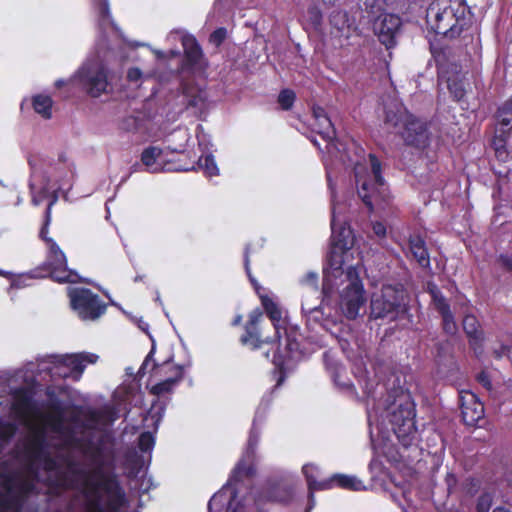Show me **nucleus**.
Wrapping results in <instances>:
<instances>
[{"instance_id": "f257e3e1", "label": "nucleus", "mask_w": 512, "mask_h": 512, "mask_svg": "<svg viewBox=\"0 0 512 512\" xmlns=\"http://www.w3.org/2000/svg\"><path fill=\"white\" fill-rule=\"evenodd\" d=\"M313 117V129L326 143L325 149L328 156L325 160L326 166L333 165L335 161L353 166L359 198L371 212L386 210L390 206L391 196L381 175L379 160L373 154H369L370 169H368L365 152L356 142L350 141L348 144H343L335 140L334 126L323 108L314 107Z\"/></svg>"}, {"instance_id": "f03ea898", "label": "nucleus", "mask_w": 512, "mask_h": 512, "mask_svg": "<svg viewBox=\"0 0 512 512\" xmlns=\"http://www.w3.org/2000/svg\"><path fill=\"white\" fill-rule=\"evenodd\" d=\"M328 187L331 192V248L324 268L323 294L328 296L334 288L344 285L339 294L338 306L341 313L348 319H355L366 303L365 291L359 277L357 266H343L352 254L350 247L351 231L339 220L341 208L336 200L330 172L327 171Z\"/></svg>"}, {"instance_id": "7ed1b4c3", "label": "nucleus", "mask_w": 512, "mask_h": 512, "mask_svg": "<svg viewBox=\"0 0 512 512\" xmlns=\"http://www.w3.org/2000/svg\"><path fill=\"white\" fill-rule=\"evenodd\" d=\"M364 389L367 398L375 401V392L368 382L365 383ZM367 415L372 443H374V429L380 432V425L385 420H388L393 433L404 447H409L417 439L415 404L410 393L403 389L389 392L383 402H373L372 407L368 408Z\"/></svg>"}, {"instance_id": "20e7f679", "label": "nucleus", "mask_w": 512, "mask_h": 512, "mask_svg": "<svg viewBox=\"0 0 512 512\" xmlns=\"http://www.w3.org/2000/svg\"><path fill=\"white\" fill-rule=\"evenodd\" d=\"M427 18L436 34L455 38L471 25L472 12L466 0H441L429 6Z\"/></svg>"}, {"instance_id": "39448f33", "label": "nucleus", "mask_w": 512, "mask_h": 512, "mask_svg": "<svg viewBox=\"0 0 512 512\" xmlns=\"http://www.w3.org/2000/svg\"><path fill=\"white\" fill-rule=\"evenodd\" d=\"M385 124L400 133L405 143L416 149H425L430 142L427 126L411 115L402 104L393 102L385 107Z\"/></svg>"}, {"instance_id": "423d86ee", "label": "nucleus", "mask_w": 512, "mask_h": 512, "mask_svg": "<svg viewBox=\"0 0 512 512\" xmlns=\"http://www.w3.org/2000/svg\"><path fill=\"white\" fill-rule=\"evenodd\" d=\"M99 356L90 352L51 354L38 359L37 373H45L51 379L71 378L78 381L87 364H95Z\"/></svg>"}, {"instance_id": "0eeeda50", "label": "nucleus", "mask_w": 512, "mask_h": 512, "mask_svg": "<svg viewBox=\"0 0 512 512\" xmlns=\"http://www.w3.org/2000/svg\"><path fill=\"white\" fill-rule=\"evenodd\" d=\"M56 201L57 195L53 194L46 209L44 226L40 231V237L45 241L47 248L46 264L50 270L51 277L57 282L76 283L78 281H85L76 271L68 269L64 252L52 238L47 236L48 226L51 221V208Z\"/></svg>"}, {"instance_id": "6e6552de", "label": "nucleus", "mask_w": 512, "mask_h": 512, "mask_svg": "<svg viewBox=\"0 0 512 512\" xmlns=\"http://www.w3.org/2000/svg\"><path fill=\"white\" fill-rule=\"evenodd\" d=\"M249 477L242 472V463H238L227 483L210 499L208 512H244L241 495Z\"/></svg>"}, {"instance_id": "1a4fd4ad", "label": "nucleus", "mask_w": 512, "mask_h": 512, "mask_svg": "<svg viewBox=\"0 0 512 512\" xmlns=\"http://www.w3.org/2000/svg\"><path fill=\"white\" fill-rule=\"evenodd\" d=\"M155 350L156 347L153 342L150 352L145 357L138 370V375L143 377L148 370H152L153 376L160 379V381L151 387V393L157 396H163L166 393L172 392L176 385L182 380L184 367L173 364L171 360L157 364L153 359Z\"/></svg>"}, {"instance_id": "9d476101", "label": "nucleus", "mask_w": 512, "mask_h": 512, "mask_svg": "<svg viewBox=\"0 0 512 512\" xmlns=\"http://www.w3.org/2000/svg\"><path fill=\"white\" fill-rule=\"evenodd\" d=\"M405 291L401 285H383L371 298V317L395 319L405 311Z\"/></svg>"}, {"instance_id": "9b49d317", "label": "nucleus", "mask_w": 512, "mask_h": 512, "mask_svg": "<svg viewBox=\"0 0 512 512\" xmlns=\"http://www.w3.org/2000/svg\"><path fill=\"white\" fill-rule=\"evenodd\" d=\"M107 75V68L101 62L89 61L79 69L71 82L79 86L89 96L97 98L112 90Z\"/></svg>"}, {"instance_id": "f8f14e48", "label": "nucleus", "mask_w": 512, "mask_h": 512, "mask_svg": "<svg viewBox=\"0 0 512 512\" xmlns=\"http://www.w3.org/2000/svg\"><path fill=\"white\" fill-rule=\"evenodd\" d=\"M70 304L83 320H95L106 310L99 296L85 288H68Z\"/></svg>"}, {"instance_id": "ddd939ff", "label": "nucleus", "mask_w": 512, "mask_h": 512, "mask_svg": "<svg viewBox=\"0 0 512 512\" xmlns=\"http://www.w3.org/2000/svg\"><path fill=\"white\" fill-rule=\"evenodd\" d=\"M400 26L401 19L391 13H382L373 22L374 33L379 41L388 49L395 45V38Z\"/></svg>"}, {"instance_id": "4468645a", "label": "nucleus", "mask_w": 512, "mask_h": 512, "mask_svg": "<svg viewBox=\"0 0 512 512\" xmlns=\"http://www.w3.org/2000/svg\"><path fill=\"white\" fill-rule=\"evenodd\" d=\"M461 414L467 425H475L484 416V405L472 392H462L460 395Z\"/></svg>"}, {"instance_id": "2eb2a0df", "label": "nucleus", "mask_w": 512, "mask_h": 512, "mask_svg": "<svg viewBox=\"0 0 512 512\" xmlns=\"http://www.w3.org/2000/svg\"><path fill=\"white\" fill-rule=\"evenodd\" d=\"M264 411H266V408H263L262 413V405L257 409L253 420V425L250 431L247 448L242 458L238 462L242 463V472H244L246 476H251V474L253 473L251 462L254 457L255 449L259 441V431L257 430L256 424L258 420H261L263 418Z\"/></svg>"}, {"instance_id": "dca6fc26", "label": "nucleus", "mask_w": 512, "mask_h": 512, "mask_svg": "<svg viewBox=\"0 0 512 512\" xmlns=\"http://www.w3.org/2000/svg\"><path fill=\"white\" fill-rule=\"evenodd\" d=\"M302 472L306 478L309 490L308 506L305 512H310L315 506L314 492L329 489V484L328 479L317 480V477L320 475V470L314 464H305L302 468Z\"/></svg>"}, {"instance_id": "f3484780", "label": "nucleus", "mask_w": 512, "mask_h": 512, "mask_svg": "<svg viewBox=\"0 0 512 512\" xmlns=\"http://www.w3.org/2000/svg\"><path fill=\"white\" fill-rule=\"evenodd\" d=\"M430 292L435 308L442 316L443 328L445 332L451 335L454 334L457 331V325L450 310L449 304L436 286L431 288Z\"/></svg>"}, {"instance_id": "a211bd4d", "label": "nucleus", "mask_w": 512, "mask_h": 512, "mask_svg": "<svg viewBox=\"0 0 512 512\" xmlns=\"http://www.w3.org/2000/svg\"><path fill=\"white\" fill-rule=\"evenodd\" d=\"M167 151H171L172 153H180L183 150L171 147L161 149L155 146H150L146 148L142 152L141 161L146 166L147 171L152 173L163 171L164 168L160 161L162 159L163 154H165Z\"/></svg>"}, {"instance_id": "6ab92c4d", "label": "nucleus", "mask_w": 512, "mask_h": 512, "mask_svg": "<svg viewBox=\"0 0 512 512\" xmlns=\"http://www.w3.org/2000/svg\"><path fill=\"white\" fill-rule=\"evenodd\" d=\"M177 37H180L181 39L187 60L193 65L198 64L202 58V50L196 39L193 36L183 34L180 31H173L167 36V40H175Z\"/></svg>"}, {"instance_id": "aec40b11", "label": "nucleus", "mask_w": 512, "mask_h": 512, "mask_svg": "<svg viewBox=\"0 0 512 512\" xmlns=\"http://www.w3.org/2000/svg\"><path fill=\"white\" fill-rule=\"evenodd\" d=\"M155 445V438L151 432H143L138 439V448L141 455L135 462L134 468L137 469L136 473H140L143 468H146L151 461V453Z\"/></svg>"}, {"instance_id": "412c9836", "label": "nucleus", "mask_w": 512, "mask_h": 512, "mask_svg": "<svg viewBox=\"0 0 512 512\" xmlns=\"http://www.w3.org/2000/svg\"><path fill=\"white\" fill-rule=\"evenodd\" d=\"M261 318L262 312L259 309L253 310L245 326V334L241 337L242 344L250 346L252 349L258 348L261 343L257 327Z\"/></svg>"}, {"instance_id": "4be33fe9", "label": "nucleus", "mask_w": 512, "mask_h": 512, "mask_svg": "<svg viewBox=\"0 0 512 512\" xmlns=\"http://www.w3.org/2000/svg\"><path fill=\"white\" fill-rule=\"evenodd\" d=\"M409 248L412 256L422 267L430 265V258L424 240L418 236H411L409 239Z\"/></svg>"}, {"instance_id": "5701e85b", "label": "nucleus", "mask_w": 512, "mask_h": 512, "mask_svg": "<svg viewBox=\"0 0 512 512\" xmlns=\"http://www.w3.org/2000/svg\"><path fill=\"white\" fill-rule=\"evenodd\" d=\"M329 489L340 487L343 489L360 491L364 489V485L360 479L355 476L345 474H335L328 478Z\"/></svg>"}, {"instance_id": "b1692460", "label": "nucleus", "mask_w": 512, "mask_h": 512, "mask_svg": "<svg viewBox=\"0 0 512 512\" xmlns=\"http://www.w3.org/2000/svg\"><path fill=\"white\" fill-rule=\"evenodd\" d=\"M260 297L262 305L274 326L276 338H279L280 330L283 328L284 324V321L282 320L281 310L278 308L277 304L274 303L269 297Z\"/></svg>"}, {"instance_id": "393cba45", "label": "nucleus", "mask_w": 512, "mask_h": 512, "mask_svg": "<svg viewBox=\"0 0 512 512\" xmlns=\"http://www.w3.org/2000/svg\"><path fill=\"white\" fill-rule=\"evenodd\" d=\"M302 312L307 318L308 324L319 323L324 329H327L325 324H322L323 311L322 301L318 296H315V305L310 304L307 300L302 301Z\"/></svg>"}, {"instance_id": "a878e982", "label": "nucleus", "mask_w": 512, "mask_h": 512, "mask_svg": "<svg viewBox=\"0 0 512 512\" xmlns=\"http://www.w3.org/2000/svg\"><path fill=\"white\" fill-rule=\"evenodd\" d=\"M512 129V99L501 106L497 113V133H509Z\"/></svg>"}, {"instance_id": "bb28decb", "label": "nucleus", "mask_w": 512, "mask_h": 512, "mask_svg": "<svg viewBox=\"0 0 512 512\" xmlns=\"http://www.w3.org/2000/svg\"><path fill=\"white\" fill-rule=\"evenodd\" d=\"M92 8L97 15L98 24L101 28L114 27L108 0H91Z\"/></svg>"}, {"instance_id": "cd10ccee", "label": "nucleus", "mask_w": 512, "mask_h": 512, "mask_svg": "<svg viewBox=\"0 0 512 512\" xmlns=\"http://www.w3.org/2000/svg\"><path fill=\"white\" fill-rule=\"evenodd\" d=\"M292 495L291 489L287 484L279 482L269 486L266 495L263 498L272 501L286 502Z\"/></svg>"}, {"instance_id": "c85d7f7f", "label": "nucleus", "mask_w": 512, "mask_h": 512, "mask_svg": "<svg viewBox=\"0 0 512 512\" xmlns=\"http://www.w3.org/2000/svg\"><path fill=\"white\" fill-rule=\"evenodd\" d=\"M29 165L31 166V169H32V176H31V181L29 184L31 195H32V203H33V205L38 206L44 201V199L49 197V190L46 186L39 187V188L36 186V183H35L36 168H35V164L32 161V159H29Z\"/></svg>"}, {"instance_id": "c756f323", "label": "nucleus", "mask_w": 512, "mask_h": 512, "mask_svg": "<svg viewBox=\"0 0 512 512\" xmlns=\"http://www.w3.org/2000/svg\"><path fill=\"white\" fill-rule=\"evenodd\" d=\"M33 108L36 113L41 115L45 119H49L52 116V99L48 95H36L33 97Z\"/></svg>"}, {"instance_id": "7c9ffc66", "label": "nucleus", "mask_w": 512, "mask_h": 512, "mask_svg": "<svg viewBox=\"0 0 512 512\" xmlns=\"http://www.w3.org/2000/svg\"><path fill=\"white\" fill-rule=\"evenodd\" d=\"M463 329L470 338L472 345H475L478 340H480L481 331L479 330L478 320L474 315H465L463 319Z\"/></svg>"}, {"instance_id": "2f4dec72", "label": "nucleus", "mask_w": 512, "mask_h": 512, "mask_svg": "<svg viewBox=\"0 0 512 512\" xmlns=\"http://www.w3.org/2000/svg\"><path fill=\"white\" fill-rule=\"evenodd\" d=\"M185 97L187 99L188 106L197 108L199 110L205 107L207 93L204 90L189 88L185 92Z\"/></svg>"}, {"instance_id": "473e14b6", "label": "nucleus", "mask_w": 512, "mask_h": 512, "mask_svg": "<svg viewBox=\"0 0 512 512\" xmlns=\"http://www.w3.org/2000/svg\"><path fill=\"white\" fill-rule=\"evenodd\" d=\"M324 360L327 370L330 372L331 377L333 378V381L336 385H338L341 388H348L350 387V384L345 381L340 380L341 372H342V366L331 360L328 353L324 354Z\"/></svg>"}, {"instance_id": "72a5a7b5", "label": "nucleus", "mask_w": 512, "mask_h": 512, "mask_svg": "<svg viewBox=\"0 0 512 512\" xmlns=\"http://www.w3.org/2000/svg\"><path fill=\"white\" fill-rule=\"evenodd\" d=\"M508 133H497L492 140V147L495 151L496 157L500 161H506L508 158V151L506 148Z\"/></svg>"}, {"instance_id": "f704fd0d", "label": "nucleus", "mask_w": 512, "mask_h": 512, "mask_svg": "<svg viewBox=\"0 0 512 512\" xmlns=\"http://www.w3.org/2000/svg\"><path fill=\"white\" fill-rule=\"evenodd\" d=\"M196 164L207 176L218 175L219 170L212 155L200 156Z\"/></svg>"}, {"instance_id": "c9c22d12", "label": "nucleus", "mask_w": 512, "mask_h": 512, "mask_svg": "<svg viewBox=\"0 0 512 512\" xmlns=\"http://www.w3.org/2000/svg\"><path fill=\"white\" fill-rule=\"evenodd\" d=\"M18 430L17 423H7L0 426V453L6 443L16 434Z\"/></svg>"}, {"instance_id": "e433bc0d", "label": "nucleus", "mask_w": 512, "mask_h": 512, "mask_svg": "<svg viewBox=\"0 0 512 512\" xmlns=\"http://www.w3.org/2000/svg\"><path fill=\"white\" fill-rule=\"evenodd\" d=\"M448 89L453 96V98L457 101L462 100L465 95L464 84L461 80L458 79H448Z\"/></svg>"}, {"instance_id": "4c0bfd02", "label": "nucleus", "mask_w": 512, "mask_h": 512, "mask_svg": "<svg viewBox=\"0 0 512 512\" xmlns=\"http://www.w3.org/2000/svg\"><path fill=\"white\" fill-rule=\"evenodd\" d=\"M347 14L342 11H334L330 15V23L333 25L338 31H343L347 26Z\"/></svg>"}, {"instance_id": "58836bf2", "label": "nucleus", "mask_w": 512, "mask_h": 512, "mask_svg": "<svg viewBox=\"0 0 512 512\" xmlns=\"http://www.w3.org/2000/svg\"><path fill=\"white\" fill-rule=\"evenodd\" d=\"M301 284L306 286L308 290L314 294H318V275L315 272H307L305 276L301 279Z\"/></svg>"}, {"instance_id": "ea45409f", "label": "nucleus", "mask_w": 512, "mask_h": 512, "mask_svg": "<svg viewBox=\"0 0 512 512\" xmlns=\"http://www.w3.org/2000/svg\"><path fill=\"white\" fill-rule=\"evenodd\" d=\"M295 100V93L292 90L285 89L281 91L278 97V102L284 110L292 107Z\"/></svg>"}, {"instance_id": "a19ab883", "label": "nucleus", "mask_w": 512, "mask_h": 512, "mask_svg": "<svg viewBox=\"0 0 512 512\" xmlns=\"http://www.w3.org/2000/svg\"><path fill=\"white\" fill-rule=\"evenodd\" d=\"M493 501V495L485 492L478 498L476 510L477 512H489Z\"/></svg>"}, {"instance_id": "79ce46f5", "label": "nucleus", "mask_w": 512, "mask_h": 512, "mask_svg": "<svg viewBox=\"0 0 512 512\" xmlns=\"http://www.w3.org/2000/svg\"><path fill=\"white\" fill-rule=\"evenodd\" d=\"M33 278L34 276L30 274L20 275L19 277L12 280L11 288H22L25 286H29V281H31Z\"/></svg>"}, {"instance_id": "37998d69", "label": "nucleus", "mask_w": 512, "mask_h": 512, "mask_svg": "<svg viewBox=\"0 0 512 512\" xmlns=\"http://www.w3.org/2000/svg\"><path fill=\"white\" fill-rule=\"evenodd\" d=\"M372 230L374 234L379 238H384L386 236V226L379 221H375L372 223Z\"/></svg>"}, {"instance_id": "c03bdc74", "label": "nucleus", "mask_w": 512, "mask_h": 512, "mask_svg": "<svg viewBox=\"0 0 512 512\" xmlns=\"http://www.w3.org/2000/svg\"><path fill=\"white\" fill-rule=\"evenodd\" d=\"M308 13L310 15V19L312 20V23L314 25H319L322 18L320 10L317 7H311L309 8Z\"/></svg>"}, {"instance_id": "a18cd8bd", "label": "nucleus", "mask_w": 512, "mask_h": 512, "mask_svg": "<svg viewBox=\"0 0 512 512\" xmlns=\"http://www.w3.org/2000/svg\"><path fill=\"white\" fill-rule=\"evenodd\" d=\"M143 74L138 68H130L127 72V79L131 82H137L142 78Z\"/></svg>"}, {"instance_id": "49530a36", "label": "nucleus", "mask_w": 512, "mask_h": 512, "mask_svg": "<svg viewBox=\"0 0 512 512\" xmlns=\"http://www.w3.org/2000/svg\"><path fill=\"white\" fill-rule=\"evenodd\" d=\"M225 37H226V30L224 28H220L212 33L211 40L214 43L219 44L225 39Z\"/></svg>"}, {"instance_id": "de8ad7c7", "label": "nucleus", "mask_w": 512, "mask_h": 512, "mask_svg": "<svg viewBox=\"0 0 512 512\" xmlns=\"http://www.w3.org/2000/svg\"><path fill=\"white\" fill-rule=\"evenodd\" d=\"M477 379H478V382L483 387H485L487 390H491V381H490L489 376L485 372L480 373L478 375Z\"/></svg>"}, {"instance_id": "09e8293b", "label": "nucleus", "mask_w": 512, "mask_h": 512, "mask_svg": "<svg viewBox=\"0 0 512 512\" xmlns=\"http://www.w3.org/2000/svg\"><path fill=\"white\" fill-rule=\"evenodd\" d=\"M244 264H245V269H246V272L251 280V282L254 284L255 288H257L256 286V283H255V280L251 277L250 275V267H249V248L246 247L245 248V253H244Z\"/></svg>"}, {"instance_id": "8fccbe9b", "label": "nucleus", "mask_w": 512, "mask_h": 512, "mask_svg": "<svg viewBox=\"0 0 512 512\" xmlns=\"http://www.w3.org/2000/svg\"><path fill=\"white\" fill-rule=\"evenodd\" d=\"M509 352V348L507 346H501L500 349L494 350V354L496 358H502L503 356L507 355Z\"/></svg>"}, {"instance_id": "3c124183", "label": "nucleus", "mask_w": 512, "mask_h": 512, "mask_svg": "<svg viewBox=\"0 0 512 512\" xmlns=\"http://www.w3.org/2000/svg\"><path fill=\"white\" fill-rule=\"evenodd\" d=\"M331 334H332L333 336H335V337L338 339L339 344H340V346H341L342 350H343V351H346V348H347V346H348V341H347V339H344V338H342V337H339V336L336 334V332H334V331H331Z\"/></svg>"}, {"instance_id": "603ef678", "label": "nucleus", "mask_w": 512, "mask_h": 512, "mask_svg": "<svg viewBox=\"0 0 512 512\" xmlns=\"http://www.w3.org/2000/svg\"><path fill=\"white\" fill-rule=\"evenodd\" d=\"M197 130L202 131V127L198 126ZM204 138H205V135L203 133L202 134H200V132L197 133V139H198L199 146L200 147L204 146L203 150L207 148L206 144H204Z\"/></svg>"}, {"instance_id": "864d4df0", "label": "nucleus", "mask_w": 512, "mask_h": 512, "mask_svg": "<svg viewBox=\"0 0 512 512\" xmlns=\"http://www.w3.org/2000/svg\"><path fill=\"white\" fill-rule=\"evenodd\" d=\"M308 295L304 297L303 300H307L310 304L315 305V296H318L320 298V293L318 292L317 295H314L311 290L307 291Z\"/></svg>"}, {"instance_id": "5fc2aeb1", "label": "nucleus", "mask_w": 512, "mask_h": 512, "mask_svg": "<svg viewBox=\"0 0 512 512\" xmlns=\"http://www.w3.org/2000/svg\"><path fill=\"white\" fill-rule=\"evenodd\" d=\"M500 259L504 266L512 270V260L508 256H501Z\"/></svg>"}, {"instance_id": "6e6d98bb", "label": "nucleus", "mask_w": 512, "mask_h": 512, "mask_svg": "<svg viewBox=\"0 0 512 512\" xmlns=\"http://www.w3.org/2000/svg\"><path fill=\"white\" fill-rule=\"evenodd\" d=\"M273 363L278 366V367H281L284 363L283 361V357L282 356H276L274 355V358H273Z\"/></svg>"}, {"instance_id": "4d7b16f0", "label": "nucleus", "mask_w": 512, "mask_h": 512, "mask_svg": "<svg viewBox=\"0 0 512 512\" xmlns=\"http://www.w3.org/2000/svg\"><path fill=\"white\" fill-rule=\"evenodd\" d=\"M171 375H173V371L171 369H169V368H167L166 370H164L162 372V377H164V378H166L168 376H171Z\"/></svg>"}, {"instance_id": "13d9d810", "label": "nucleus", "mask_w": 512, "mask_h": 512, "mask_svg": "<svg viewBox=\"0 0 512 512\" xmlns=\"http://www.w3.org/2000/svg\"><path fill=\"white\" fill-rule=\"evenodd\" d=\"M492 512H509V510L506 507L499 506L496 507Z\"/></svg>"}, {"instance_id": "bf43d9fd", "label": "nucleus", "mask_w": 512, "mask_h": 512, "mask_svg": "<svg viewBox=\"0 0 512 512\" xmlns=\"http://www.w3.org/2000/svg\"><path fill=\"white\" fill-rule=\"evenodd\" d=\"M169 53H170V55H171L172 57L178 56V55L180 54V52H179V51H177V50H170V52H169Z\"/></svg>"}, {"instance_id": "052dcab7", "label": "nucleus", "mask_w": 512, "mask_h": 512, "mask_svg": "<svg viewBox=\"0 0 512 512\" xmlns=\"http://www.w3.org/2000/svg\"><path fill=\"white\" fill-rule=\"evenodd\" d=\"M196 169V167L193 165L191 167H186V168H178L177 170H184V171H189V170H194Z\"/></svg>"}, {"instance_id": "680f3d73", "label": "nucleus", "mask_w": 512, "mask_h": 512, "mask_svg": "<svg viewBox=\"0 0 512 512\" xmlns=\"http://www.w3.org/2000/svg\"><path fill=\"white\" fill-rule=\"evenodd\" d=\"M64 84H65V81H64V80H57V81H56V83H55V85H56L57 87H61V86H62V85H64Z\"/></svg>"}, {"instance_id": "e2e57ef3", "label": "nucleus", "mask_w": 512, "mask_h": 512, "mask_svg": "<svg viewBox=\"0 0 512 512\" xmlns=\"http://www.w3.org/2000/svg\"><path fill=\"white\" fill-rule=\"evenodd\" d=\"M323 1H324V3H326V4H328V5H333V4H335V2H336L337 0H323Z\"/></svg>"}, {"instance_id": "0e129e2a", "label": "nucleus", "mask_w": 512, "mask_h": 512, "mask_svg": "<svg viewBox=\"0 0 512 512\" xmlns=\"http://www.w3.org/2000/svg\"><path fill=\"white\" fill-rule=\"evenodd\" d=\"M155 54L158 58H161L164 56V53L162 51H155Z\"/></svg>"}, {"instance_id": "69168bd1", "label": "nucleus", "mask_w": 512, "mask_h": 512, "mask_svg": "<svg viewBox=\"0 0 512 512\" xmlns=\"http://www.w3.org/2000/svg\"><path fill=\"white\" fill-rule=\"evenodd\" d=\"M143 278H144V276H140V275H138V276H136V277H135L134 281H135V282L142 281V280H143Z\"/></svg>"}, {"instance_id": "338daca9", "label": "nucleus", "mask_w": 512, "mask_h": 512, "mask_svg": "<svg viewBox=\"0 0 512 512\" xmlns=\"http://www.w3.org/2000/svg\"><path fill=\"white\" fill-rule=\"evenodd\" d=\"M240 321H241V317H240V316H238V317L234 320V324H235V325H237V324H239V323H240Z\"/></svg>"}, {"instance_id": "774afa93", "label": "nucleus", "mask_w": 512, "mask_h": 512, "mask_svg": "<svg viewBox=\"0 0 512 512\" xmlns=\"http://www.w3.org/2000/svg\"><path fill=\"white\" fill-rule=\"evenodd\" d=\"M313 143L315 146H317L319 148V150L322 151V148L320 147L319 143L316 140H313Z\"/></svg>"}]
</instances>
